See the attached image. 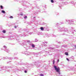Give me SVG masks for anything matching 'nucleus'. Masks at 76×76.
<instances>
[{
  "mask_svg": "<svg viewBox=\"0 0 76 76\" xmlns=\"http://www.w3.org/2000/svg\"><path fill=\"white\" fill-rule=\"evenodd\" d=\"M54 68L56 72H57V73L58 74V76H61L62 75H61V73L60 72V68H57V66H54Z\"/></svg>",
  "mask_w": 76,
  "mask_h": 76,
  "instance_id": "obj_1",
  "label": "nucleus"
},
{
  "mask_svg": "<svg viewBox=\"0 0 76 76\" xmlns=\"http://www.w3.org/2000/svg\"><path fill=\"white\" fill-rule=\"evenodd\" d=\"M8 58L10 60H12V59H13V58H6L5 57H3L2 58V57H0V60H1L2 59H3V60H5L6 59H8Z\"/></svg>",
  "mask_w": 76,
  "mask_h": 76,
  "instance_id": "obj_2",
  "label": "nucleus"
},
{
  "mask_svg": "<svg viewBox=\"0 0 76 76\" xmlns=\"http://www.w3.org/2000/svg\"><path fill=\"white\" fill-rule=\"evenodd\" d=\"M65 20L66 21V22H68L69 24L70 25H71V24H73V22H74L73 21H72V20Z\"/></svg>",
  "mask_w": 76,
  "mask_h": 76,
  "instance_id": "obj_3",
  "label": "nucleus"
},
{
  "mask_svg": "<svg viewBox=\"0 0 76 76\" xmlns=\"http://www.w3.org/2000/svg\"><path fill=\"white\" fill-rule=\"evenodd\" d=\"M4 51H5L7 53H9V49H7V47L5 46H4Z\"/></svg>",
  "mask_w": 76,
  "mask_h": 76,
  "instance_id": "obj_4",
  "label": "nucleus"
},
{
  "mask_svg": "<svg viewBox=\"0 0 76 76\" xmlns=\"http://www.w3.org/2000/svg\"><path fill=\"white\" fill-rule=\"evenodd\" d=\"M64 28H61L59 27L58 29V31L60 32H62V31H64Z\"/></svg>",
  "mask_w": 76,
  "mask_h": 76,
  "instance_id": "obj_5",
  "label": "nucleus"
},
{
  "mask_svg": "<svg viewBox=\"0 0 76 76\" xmlns=\"http://www.w3.org/2000/svg\"><path fill=\"white\" fill-rule=\"evenodd\" d=\"M72 31H69V33L71 34H74V31H75V29H74V28H72Z\"/></svg>",
  "mask_w": 76,
  "mask_h": 76,
  "instance_id": "obj_6",
  "label": "nucleus"
},
{
  "mask_svg": "<svg viewBox=\"0 0 76 76\" xmlns=\"http://www.w3.org/2000/svg\"><path fill=\"white\" fill-rule=\"evenodd\" d=\"M32 53H29V52H26L25 54L26 56H28V55H29V54H32Z\"/></svg>",
  "mask_w": 76,
  "mask_h": 76,
  "instance_id": "obj_7",
  "label": "nucleus"
},
{
  "mask_svg": "<svg viewBox=\"0 0 76 76\" xmlns=\"http://www.w3.org/2000/svg\"><path fill=\"white\" fill-rule=\"evenodd\" d=\"M7 68H9V67H8V66H6L5 67H4V66L1 67L2 70H4V69H7Z\"/></svg>",
  "mask_w": 76,
  "mask_h": 76,
  "instance_id": "obj_8",
  "label": "nucleus"
},
{
  "mask_svg": "<svg viewBox=\"0 0 76 76\" xmlns=\"http://www.w3.org/2000/svg\"><path fill=\"white\" fill-rule=\"evenodd\" d=\"M22 45H24V48H25V46H26V42H23Z\"/></svg>",
  "mask_w": 76,
  "mask_h": 76,
  "instance_id": "obj_9",
  "label": "nucleus"
},
{
  "mask_svg": "<svg viewBox=\"0 0 76 76\" xmlns=\"http://www.w3.org/2000/svg\"><path fill=\"white\" fill-rule=\"evenodd\" d=\"M64 31H64V32H68V31L67 30V29L66 28H64Z\"/></svg>",
  "mask_w": 76,
  "mask_h": 76,
  "instance_id": "obj_10",
  "label": "nucleus"
},
{
  "mask_svg": "<svg viewBox=\"0 0 76 76\" xmlns=\"http://www.w3.org/2000/svg\"><path fill=\"white\" fill-rule=\"evenodd\" d=\"M36 65L37 66V67H39L40 66V65H39V64H38V63H37Z\"/></svg>",
  "mask_w": 76,
  "mask_h": 76,
  "instance_id": "obj_11",
  "label": "nucleus"
},
{
  "mask_svg": "<svg viewBox=\"0 0 76 76\" xmlns=\"http://www.w3.org/2000/svg\"><path fill=\"white\" fill-rule=\"evenodd\" d=\"M70 59H72V60H73L74 59V57L73 56H72L70 58Z\"/></svg>",
  "mask_w": 76,
  "mask_h": 76,
  "instance_id": "obj_12",
  "label": "nucleus"
},
{
  "mask_svg": "<svg viewBox=\"0 0 76 76\" xmlns=\"http://www.w3.org/2000/svg\"><path fill=\"white\" fill-rule=\"evenodd\" d=\"M1 12L2 13H6V12H5V11L3 10H2L1 11Z\"/></svg>",
  "mask_w": 76,
  "mask_h": 76,
  "instance_id": "obj_13",
  "label": "nucleus"
},
{
  "mask_svg": "<svg viewBox=\"0 0 76 76\" xmlns=\"http://www.w3.org/2000/svg\"><path fill=\"white\" fill-rule=\"evenodd\" d=\"M26 41L28 43H31V41L30 40H27Z\"/></svg>",
  "mask_w": 76,
  "mask_h": 76,
  "instance_id": "obj_14",
  "label": "nucleus"
},
{
  "mask_svg": "<svg viewBox=\"0 0 76 76\" xmlns=\"http://www.w3.org/2000/svg\"><path fill=\"white\" fill-rule=\"evenodd\" d=\"M65 55H66V56H69V53H68L67 52H66L65 53Z\"/></svg>",
  "mask_w": 76,
  "mask_h": 76,
  "instance_id": "obj_15",
  "label": "nucleus"
},
{
  "mask_svg": "<svg viewBox=\"0 0 76 76\" xmlns=\"http://www.w3.org/2000/svg\"><path fill=\"white\" fill-rule=\"evenodd\" d=\"M31 46L33 48H34V47H35V45L34 44H32L31 45Z\"/></svg>",
  "mask_w": 76,
  "mask_h": 76,
  "instance_id": "obj_16",
  "label": "nucleus"
},
{
  "mask_svg": "<svg viewBox=\"0 0 76 76\" xmlns=\"http://www.w3.org/2000/svg\"><path fill=\"white\" fill-rule=\"evenodd\" d=\"M0 7L1 9H3V7L2 5H1Z\"/></svg>",
  "mask_w": 76,
  "mask_h": 76,
  "instance_id": "obj_17",
  "label": "nucleus"
},
{
  "mask_svg": "<svg viewBox=\"0 0 76 76\" xmlns=\"http://www.w3.org/2000/svg\"><path fill=\"white\" fill-rule=\"evenodd\" d=\"M68 69L69 70H72V68L70 67H69V68H68Z\"/></svg>",
  "mask_w": 76,
  "mask_h": 76,
  "instance_id": "obj_18",
  "label": "nucleus"
},
{
  "mask_svg": "<svg viewBox=\"0 0 76 76\" xmlns=\"http://www.w3.org/2000/svg\"><path fill=\"white\" fill-rule=\"evenodd\" d=\"M40 29L42 31H43V30H44V28L42 27H41Z\"/></svg>",
  "mask_w": 76,
  "mask_h": 76,
  "instance_id": "obj_19",
  "label": "nucleus"
},
{
  "mask_svg": "<svg viewBox=\"0 0 76 76\" xmlns=\"http://www.w3.org/2000/svg\"><path fill=\"white\" fill-rule=\"evenodd\" d=\"M35 42H38V39H35Z\"/></svg>",
  "mask_w": 76,
  "mask_h": 76,
  "instance_id": "obj_20",
  "label": "nucleus"
},
{
  "mask_svg": "<svg viewBox=\"0 0 76 76\" xmlns=\"http://www.w3.org/2000/svg\"><path fill=\"white\" fill-rule=\"evenodd\" d=\"M2 31L3 33H6V31L5 30H3Z\"/></svg>",
  "mask_w": 76,
  "mask_h": 76,
  "instance_id": "obj_21",
  "label": "nucleus"
},
{
  "mask_svg": "<svg viewBox=\"0 0 76 76\" xmlns=\"http://www.w3.org/2000/svg\"><path fill=\"white\" fill-rule=\"evenodd\" d=\"M17 27H18V26H14L15 28H17Z\"/></svg>",
  "mask_w": 76,
  "mask_h": 76,
  "instance_id": "obj_22",
  "label": "nucleus"
},
{
  "mask_svg": "<svg viewBox=\"0 0 76 76\" xmlns=\"http://www.w3.org/2000/svg\"><path fill=\"white\" fill-rule=\"evenodd\" d=\"M24 19H26L27 18V16H25L24 17Z\"/></svg>",
  "mask_w": 76,
  "mask_h": 76,
  "instance_id": "obj_23",
  "label": "nucleus"
},
{
  "mask_svg": "<svg viewBox=\"0 0 76 76\" xmlns=\"http://www.w3.org/2000/svg\"><path fill=\"white\" fill-rule=\"evenodd\" d=\"M51 3H54V1L53 0H51Z\"/></svg>",
  "mask_w": 76,
  "mask_h": 76,
  "instance_id": "obj_24",
  "label": "nucleus"
},
{
  "mask_svg": "<svg viewBox=\"0 0 76 76\" xmlns=\"http://www.w3.org/2000/svg\"><path fill=\"white\" fill-rule=\"evenodd\" d=\"M47 42H42V44H43V45H44V44H45V43H47Z\"/></svg>",
  "mask_w": 76,
  "mask_h": 76,
  "instance_id": "obj_25",
  "label": "nucleus"
},
{
  "mask_svg": "<svg viewBox=\"0 0 76 76\" xmlns=\"http://www.w3.org/2000/svg\"><path fill=\"white\" fill-rule=\"evenodd\" d=\"M64 24V23H62V22H60V24H61V25L62 24Z\"/></svg>",
  "mask_w": 76,
  "mask_h": 76,
  "instance_id": "obj_26",
  "label": "nucleus"
},
{
  "mask_svg": "<svg viewBox=\"0 0 76 76\" xmlns=\"http://www.w3.org/2000/svg\"><path fill=\"white\" fill-rule=\"evenodd\" d=\"M40 76H44V75L42 74H40Z\"/></svg>",
  "mask_w": 76,
  "mask_h": 76,
  "instance_id": "obj_27",
  "label": "nucleus"
},
{
  "mask_svg": "<svg viewBox=\"0 0 76 76\" xmlns=\"http://www.w3.org/2000/svg\"><path fill=\"white\" fill-rule=\"evenodd\" d=\"M23 15V14H20L19 15H21L22 16Z\"/></svg>",
  "mask_w": 76,
  "mask_h": 76,
  "instance_id": "obj_28",
  "label": "nucleus"
},
{
  "mask_svg": "<svg viewBox=\"0 0 76 76\" xmlns=\"http://www.w3.org/2000/svg\"><path fill=\"white\" fill-rule=\"evenodd\" d=\"M66 60L68 61H69V59L68 58H66Z\"/></svg>",
  "mask_w": 76,
  "mask_h": 76,
  "instance_id": "obj_29",
  "label": "nucleus"
},
{
  "mask_svg": "<svg viewBox=\"0 0 76 76\" xmlns=\"http://www.w3.org/2000/svg\"><path fill=\"white\" fill-rule=\"evenodd\" d=\"M25 73H27V71L26 70L25 71H24Z\"/></svg>",
  "mask_w": 76,
  "mask_h": 76,
  "instance_id": "obj_30",
  "label": "nucleus"
},
{
  "mask_svg": "<svg viewBox=\"0 0 76 76\" xmlns=\"http://www.w3.org/2000/svg\"><path fill=\"white\" fill-rule=\"evenodd\" d=\"M50 48L51 49V50H53V49H54V48Z\"/></svg>",
  "mask_w": 76,
  "mask_h": 76,
  "instance_id": "obj_31",
  "label": "nucleus"
},
{
  "mask_svg": "<svg viewBox=\"0 0 76 76\" xmlns=\"http://www.w3.org/2000/svg\"><path fill=\"white\" fill-rule=\"evenodd\" d=\"M10 18H13V17L12 16H11V17H10Z\"/></svg>",
  "mask_w": 76,
  "mask_h": 76,
  "instance_id": "obj_32",
  "label": "nucleus"
},
{
  "mask_svg": "<svg viewBox=\"0 0 76 76\" xmlns=\"http://www.w3.org/2000/svg\"><path fill=\"white\" fill-rule=\"evenodd\" d=\"M54 64V60L53 61V64Z\"/></svg>",
  "mask_w": 76,
  "mask_h": 76,
  "instance_id": "obj_33",
  "label": "nucleus"
},
{
  "mask_svg": "<svg viewBox=\"0 0 76 76\" xmlns=\"http://www.w3.org/2000/svg\"><path fill=\"white\" fill-rule=\"evenodd\" d=\"M23 31H26V29H23Z\"/></svg>",
  "mask_w": 76,
  "mask_h": 76,
  "instance_id": "obj_34",
  "label": "nucleus"
},
{
  "mask_svg": "<svg viewBox=\"0 0 76 76\" xmlns=\"http://www.w3.org/2000/svg\"><path fill=\"white\" fill-rule=\"evenodd\" d=\"M53 37H56V35H54V36H53Z\"/></svg>",
  "mask_w": 76,
  "mask_h": 76,
  "instance_id": "obj_35",
  "label": "nucleus"
},
{
  "mask_svg": "<svg viewBox=\"0 0 76 76\" xmlns=\"http://www.w3.org/2000/svg\"><path fill=\"white\" fill-rule=\"evenodd\" d=\"M19 37L18 36H17L16 37V38H17V37Z\"/></svg>",
  "mask_w": 76,
  "mask_h": 76,
  "instance_id": "obj_36",
  "label": "nucleus"
},
{
  "mask_svg": "<svg viewBox=\"0 0 76 76\" xmlns=\"http://www.w3.org/2000/svg\"><path fill=\"white\" fill-rule=\"evenodd\" d=\"M74 3V2H73V1H72V3Z\"/></svg>",
  "mask_w": 76,
  "mask_h": 76,
  "instance_id": "obj_37",
  "label": "nucleus"
},
{
  "mask_svg": "<svg viewBox=\"0 0 76 76\" xmlns=\"http://www.w3.org/2000/svg\"><path fill=\"white\" fill-rule=\"evenodd\" d=\"M29 34H30V35H31V34H32V33H30Z\"/></svg>",
  "mask_w": 76,
  "mask_h": 76,
  "instance_id": "obj_38",
  "label": "nucleus"
},
{
  "mask_svg": "<svg viewBox=\"0 0 76 76\" xmlns=\"http://www.w3.org/2000/svg\"><path fill=\"white\" fill-rule=\"evenodd\" d=\"M59 61V60L58 59V62Z\"/></svg>",
  "mask_w": 76,
  "mask_h": 76,
  "instance_id": "obj_39",
  "label": "nucleus"
},
{
  "mask_svg": "<svg viewBox=\"0 0 76 76\" xmlns=\"http://www.w3.org/2000/svg\"><path fill=\"white\" fill-rule=\"evenodd\" d=\"M10 70H8V72H10Z\"/></svg>",
  "mask_w": 76,
  "mask_h": 76,
  "instance_id": "obj_40",
  "label": "nucleus"
},
{
  "mask_svg": "<svg viewBox=\"0 0 76 76\" xmlns=\"http://www.w3.org/2000/svg\"><path fill=\"white\" fill-rule=\"evenodd\" d=\"M58 25V23H57V25Z\"/></svg>",
  "mask_w": 76,
  "mask_h": 76,
  "instance_id": "obj_41",
  "label": "nucleus"
},
{
  "mask_svg": "<svg viewBox=\"0 0 76 76\" xmlns=\"http://www.w3.org/2000/svg\"><path fill=\"white\" fill-rule=\"evenodd\" d=\"M46 37H48V36H47V35H46Z\"/></svg>",
  "mask_w": 76,
  "mask_h": 76,
  "instance_id": "obj_42",
  "label": "nucleus"
},
{
  "mask_svg": "<svg viewBox=\"0 0 76 76\" xmlns=\"http://www.w3.org/2000/svg\"><path fill=\"white\" fill-rule=\"evenodd\" d=\"M21 35V34H20V35H19V36H20V37Z\"/></svg>",
  "mask_w": 76,
  "mask_h": 76,
  "instance_id": "obj_43",
  "label": "nucleus"
},
{
  "mask_svg": "<svg viewBox=\"0 0 76 76\" xmlns=\"http://www.w3.org/2000/svg\"><path fill=\"white\" fill-rule=\"evenodd\" d=\"M15 58H14V59H15Z\"/></svg>",
  "mask_w": 76,
  "mask_h": 76,
  "instance_id": "obj_44",
  "label": "nucleus"
},
{
  "mask_svg": "<svg viewBox=\"0 0 76 76\" xmlns=\"http://www.w3.org/2000/svg\"><path fill=\"white\" fill-rule=\"evenodd\" d=\"M22 64H21V65H22Z\"/></svg>",
  "mask_w": 76,
  "mask_h": 76,
  "instance_id": "obj_45",
  "label": "nucleus"
},
{
  "mask_svg": "<svg viewBox=\"0 0 76 76\" xmlns=\"http://www.w3.org/2000/svg\"><path fill=\"white\" fill-rule=\"evenodd\" d=\"M63 35H65V34H63Z\"/></svg>",
  "mask_w": 76,
  "mask_h": 76,
  "instance_id": "obj_46",
  "label": "nucleus"
},
{
  "mask_svg": "<svg viewBox=\"0 0 76 76\" xmlns=\"http://www.w3.org/2000/svg\"><path fill=\"white\" fill-rule=\"evenodd\" d=\"M10 39V40H12V39Z\"/></svg>",
  "mask_w": 76,
  "mask_h": 76,
  "instance_id": "obj_47",
  "label": "nucleus"
},
{
  "mask_svg": "<svg viewBox=\"0 0 76 76\" xmlns=\"http://www.w3.org/2000/svg\"><path fill=\"white\" fill-rule=\"evenodd\" d=\"M35 18V17H34V18Z\"/></svg>",
  "mask_w": 76,
  "mask_h": 76,
  "instance_id": "obj_48",
  "label": "nucleus"
},
{
  "mask_svg": "<svg viewBox=\"0 0 76 76\" xmlns=\"http://www.w3.org/2000/svg\"><path fill=\"white\" fill-rule=\"evenodd\" d=\"M59 43H60V42H59Z\"/></svg>",
  "mask_w": 76,
  "mask_h": 76,
  "instance_id": "obj_49",
  "label": "nucleus"
},
{
  "mask_svg": "<svg viewBox=\"0 0 76 76\" xmlns=\"http://www.w3.org/2000/svg\"><path fill=\"white\" fill-rule=\"evenodd\" d=\"M44 46H45V45H44Z\"/></svg>",
  "mask_w": 76,
  "mask_h": 76,
  "instance_id": "obj_50",
  "label": "nucleus"
}]
</instances>
